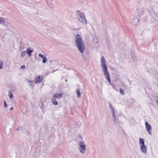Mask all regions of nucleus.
<instances>
[{"label": "nucleus", "instance_id": "obj_26", "mask_svg": "<svg viewBox=\"0 0 158 158\" xmlns=\"http://www.w3.org/2000/svg\"><path fill=\"white\" fill-rule=\"evenodd\" d=\"M13 108L12 107H11L10 108V110H13Z\"/></svg>", "mask_w": 158, "mask_h": 158}, {"label": "nucleus", "instance_id": "obj_14", "mask_svg": "<svg viewBox=\"0 0 158 158\" xmlns=\"http://www.w3.org/2000/svg\"><path fill=\"white\" fill-rule=\"evenodd\" d=\"M5 22L4 19L2 17H0V24H2L4 23Z\"/></svg>", "mask_w": 158, "mask_h": 158}, {"label": "nucleus", "instance_id": "obj_24", "mask_svg": "<svg viewBox=\"0 0 158 158\" xmlns=\"http://www.w3.org/2000/svg\"><path fill=\"white\" fill-rule=\"evenodd\" d=\"M80 52L81 53H82L83 52V51L84 50H80Z\"/></svg>", "mask_w": 158, "mask_h": 158}, {"label": "nucleus", "instance_id": "obj_12", "mask_svg": "<svg viewBox=\"0 0 158 158\" xmlns=\"http://www.w3.org/2000/svg\"><path fill=\"white\" fill-rule=\"evenodd\" d=\"M52 103L55 105H57L58 104L57 101L55 99V98H52Z\"/></svg>", "mask_w": 158, "mask_h": 158}, {"label": "nucleus", "instance_id": "obj_25", "mask_svg": "<svg viewBox=\"0 0 158 158\" xmlns=\"http://www.w3.org/2000/svg\"><path fill=\"white\" fill-rule=\"evenodd\" d=\"M27 49H28V50H29V49H31L30 48V47H28V48H27Z\"/></svg>", "mask_w": 158, "mask_h": 158}, {"label": "nucleus", "instance_id": "obj_4", "mask_svg": "<svg viewBox=\"0 0 158 158\" xmlns=\"http://www.w3.org/2000/svg\"><path fill=\"white\" fill-rule=\"evenodd\" d=\"M139 144L141 151L143 153H146L147 151V147L144 145V141L143 139L139 138Z\"/></svg>", "mask_w": 158, "mask_h": 158}, {"label": "nucleus", "instance_id": "obj_15", "mask_svg": "<svg viewBox=\"0 0 158 158\" xmlns=\"http://www.w3.org/2000/svg\"><path fill=\"white\" fill-rule=\"evenodd\" d=\"M33 52V50H27V53L28 55L29 56L31 55V53Z\"/></svg>", "mask_w": 158, "mask_h": 158}, {"label": "nucleus", "instance_id": "obj_17", "mask_svg": "<svg viewBox=\"0 0 158 158\" xmlns=\"http://www.w3.org/2000/svg\"><path fill=\"white\" fill-rule=\"evenodd\" d=\"M119 91L122 95H124L125 94L124 90L123 89H120Z\"/></svg>", "mask_w": 158, "mask_h": 158}, {"label": "nucleus", "instance_id": "obj_22", "mask_svg": "<svg viewBox=\"0 0 158 158\" xmlns=\"http://www.w3.org/2000/svg\"><path fill=\"white\" fill-rule=\"evenodd\" d=\"M25 68V66L24 65H22L20 67L21 69H24Z\"/></svg>", "mask_w": 158, "mask_h": 158}, {"label": "nucleus", "instance_id": "obj_20", "mask_svg": "<svg viewBox=\"0 0 158 158\" xmlns=\"http://www.w3.org/2000/svg\"><path fill=\"white\" fill-rule=\"evenodd\" d=\"M2 62L0 61V69H2Z\"/></svg>", "mask_w": 158, "mask_h": 158}, {"label": "nucleus", "instance_id": "obj_27", "mask_svg": "<svg viewBox=\"0 0 158 158\" xmlns=\"http://www.w3.org/2000/svg\"><path fill=\"white\" fill-rule=\"evenodd\" d=\"M11 44L13 45H14V44H13V43L12 42H11Z\"/></svg>", "mask_w": 158, "mask_h": 158}, {"label": "nucleus", "instance_id": "obj_1", "mask_svg": "<svg viewBox=\"0 0 158 158\" xmlns=\"http://www.w3.org/2000/svg\"><path fill=\"white\" fill-rule=\"evenodd\" d=\"M101 64L106 78L108 82L110 83V75L107 70L106 60L103 56L101 58Z\"/></svg>", "mask_w": 158, "mask_h": 158}, {"label": "nucleus", "instance_id": "obj_2", "mask_svg": "<svg viewBox=\"0 0 158 158\" xmlns=\"http://www.w3.org/2000/svg\"><path fill=\"white\" fill-rule=\"evenodd\" d=\"M75 42L78 49H84V44L80 35L78 34L75 36Z\"/></svg>", "mask_w": 158, "mask_h": 158}, {"label": "nucleus", "instance_id": "obj_6", "mask_svg": "<svg viewBox=\"0 0 158 158\" xmlns=\"http://www.w3.org/2000/svg\"><path fill=\"white\" fill-rule=\"evenodd\" d=\"M145 127L146 128V129L148 132L149 134L150 135H151L152 134L151 131V126L150 125V124H148L147 122H146L145 123Z\"/></svg>", "mask_w": 158, "mask_h": 158}, {"label": "nucleus", "instance_id": "obj_11", "mask_svg": "<svg viewBox=\"0 0 158 158\" xmlns=\"http://www.w3.org/2000/svg\"><path fill=\"white\" fill-rule=\"evenodd\" d=\"M137 22L138 23L139 22V19H134L132 21V24H134L135 25H137V23H135V22Z\"/></svg>", "mask_w": 158, "mask_h": 158}, {"label": "nucleus", "instance_id": "obj_5", "mask_svg": "<svg viewBox=\"0 0 158 158\" xmlns=\"http://www.w3.org/2000/svg\"><path fill=\"white\" fill-rule=\"evenodd\" d=\"M136 13L138 16H140L143 15L144 13V7H141L137 9L136 11Z\"/></svg>", "mask_w": 158, "mask_h": 158}, {"label": "nucleus", "instance_id": "obj_3", "mask_svg": "<svg viewBox=\"0 0 158 158\" xmlns=\"http://www.w3.org/2000/svg\"><path fill=\"white\" fill-rule=\"evenodd\" d=\"M77 14L79 16L78 20L81 23L86 24L87 23V21L85 18V14L83 12H81L79 10H77Z\"/></svg>", "mask_w": 158, "mask_h": 158}, {"label": "nucleus", "instance_id": "obj_16", "mask_svg": "<svg viewBox=\"0 0 158 158\" xmlns=\"http://www.w3.org/2000/svg\"><path fill=\"white\" fill-rule=\"evenodd\" d=\"M76 93L78 97H80L81 96V94L79 89H77L76 90Z\"/></svg>", "mask_w": 158, "mask_h": 158}, {"label": "nucleus", "instance_id": "obj_13", "mask_svg": "<svg viewBox=\"0 0 158 158\" xmlns=\"http://www.w3.org/2000/svg\"><path fill=\"white\" fill-rule=\"evenodd\" d=\"M26 45L24 44H21L20 49H23L26 48Z\"/></svg>", "mask_w": 158, "mask_h": 158}, {"label": "nucleus", "instance_id": "obj_23", "mask_svg": "<svg viewBox=\"0 0 158 158\" xmlns=\"http://www.w3.org/2000/svg\"><path fill=\"white\" fill-rule=\"evenodd\" d=\"M156 16L158 18V13L156 12L155 13Z\"/></svg>", "mask_w": 158, "mask_h": 158}, {"label": "nucleus", "instance_id": "obj_19", "mask_svg": "<svg viewBox=\"0 0 158 158\" xmlns=\"http://www.w3.org/2000/svg\"><path fill=\"white\" fill-rule=\"evenodd\" d=\"M9 96L10 98H11L13 97V94L12 93L10 92L9 93Z\"/></svg>", "mask_w": 158, "mask_h": 158}, {"label": "nucleus", "instance_id": "obj_10", "mask_svg": "<svg viewBox=\"0 0 158 158\" xmlns=\"http://www.w3.org/2000/svg\"><path fill=\"white\" fill-rule=\"evenodd\" d=\"M63 96L62 94L61 93H57L54 94L53 96V98H60Z\"/></svg>", "mask_w": 158, "mask_h": 158}, {"label": "nucleus", "instance_id": "obj_7", "mask_svg": "<svg viewBox=\"0 0 158 158\" xmlns=\"http://www.w3.org/2000/svg\"><path fill=\"white\" fill-rule=\"evenodd\" d=\"M80 146L81 147L80 148V152L82 153H84L85 150V145L84 144V142H81L80 143Z\"/></svg>", "mask_w": 158, "mask_h": 158}, {"label": "nucleus", "instance_id": "obj_18", "mask_svg": "<svg viewBox=\"0 0 158 158\" xmlns=\"http://www.w3.org/2000/svg\"><path fill=\"white\" fill-rule=\"evenodd\" d=\"M25 54H26V52H25V51H23V52H22V53H21V56L22 57H23L25 56Z\"/></svg>", "mask_w": 158, "mask_h": 158}, {"label": "nucleus", "instance_id": "obj_9", "mask_svg": "<svg viewBox=\"0 0 158 158\" xmlns=\"http://www.w3.org/2000/svg\"><path fill=\"white\" fill-rule=\"evenodd\" d=\"M39 56L43 59L42 60V63H43L45 64L46 63L47 60V59L44 56L41 54H39Z\"/></svg>", "mask_w": 158, "mask_h": 158}, {"label": "nucleus", "instance_id": "obj_8", "mask_svg": "<svg viewBox=\"0 0 158 158\" xmlns=\"http://www.w3.org/2000/svg\"><path fill=\"white\" fill-rule=\"evenodd\" d=\"M43 77L40 76H38L35 78V83H40L42 81Z\"/></svg>", "mask_w": 158, "mask_h": 158}, {"label": "nucleus", "instance_id": "obj_21", "mask_svg": "<svg viewBox=\"0 0 158 158\" xmlns=\"http://www.w3.org/2000/svg\"><path fill=\"white\" fill-rule=\"evenodd\" d=\"M4 105L5 107V108L7 106V104H6V101H4Z\"/></svg>", "mask_w": 158, "mask_h": 158}]
</instances>
